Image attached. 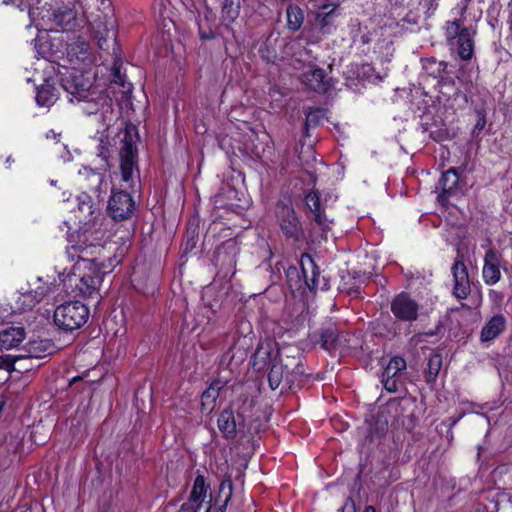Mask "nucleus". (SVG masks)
Here are the masks:
<instances>
[{
	"label": "nucleus",
	"mask_w": 512,
	"mask_h": 512,
	"mask_svg": "<svg viewBox=\"0 0 512 512\" xmlns=\"http://www.w3.org/2000/svg\"><path fill=\"white\" fill-rule=\"evenodd\" d=\"M464 12H465V7H463V8H461V9H460V14H461V16L464 14Z\"/></svg>",
	"instance_id": "de8ad7c7"
},
{
	"label": "nucleus",
	"mask_w": 512,
	"mask_h": 512,
	"mask_svg": "<svg viewBox=\"0 0 512 512\" xmlns=\"http://www.w3.org/2000/svg\"><path fill=\"white\" fill-rule=\"evenodd\" d=\"M83 14L89 24L93 37L100 49H104L107 41L115 40L114 10L111 0H78Z\"/></svg>",
	"instance_id": "f03ea898"
},
{
	"label": "nucleus",
	"mask_w": 512,
	"mask_h": 512,
	"mask_svg": "<svg viewBox=\"0 0 512 512\" xmlns=\"http://www.w3.org/2000/svg\"><path fill=\"white\" fill-rule=\"evenodd\" d=\"M223 385L220 381L213 382L201 396V405L203 413H210L214 409L216 399L220 394Z\"/></svg>",
	"instance_id": "c85d7f7f"
},
{
	"label": "nucleus",
	"mask_w": 512,
	"mask_h": 512,
	"mask_svg": "<svg viewBox=\"0 0 512 512\" xmlns=\"http://www.w3.org/2000/svg\"><path fill=\"white\" fill-rule=\"evenodd\" d=\"M391 311L398 320L413 322L418 318L419 305L409 294L402 292L392 300Z\"/></svg>",
	"instance_id": "0eeeda50"
},
{
	"label": "nucleus",
	"mask_w": 512,
	"mask_h": 512,
	"mask_svg": "<svg viewBox=\"0 0 512 512\" xmlns=\"http://www.w3.org/2000/svg\"><path fill=\"white\" fill-rule=\"evenodd\" d=\"M241 416L234 415L232 410H224L218 417L217 424L220 432L227 439H233L237 432L241 431L242 423L240 421Z\"/></svg>",
	"instance_id": "6ab92c4d"
},
{
	"label": "nucleus",
	"mask_w": 512,
	"mask_h": 512,
	"mask_svg": "<svg viewBox=\"0 0 512 512\" xmlns=\"http://www.w3.org/2000/svg\"><path fill=\"white\" fill-rule=\"evenodd\" d=\"M91 262L100 269V267L105 268L104 263L98 262L96 258H92Z\"/></svg>",
	"instance_id": "c03bdc74"
},
{
	"label": "nucleus",
	"mask_w": 512,
	"mask_h": 512,
	"mask_svg": "<svg viewBox=\"0 0 512 512\" xmlns=\"http://www.w3.org/2000/svg\"><path fill=\"white\" fill-rule=\"evenodd\" d=\"M77 199L78 211L80 213L79 222L82 223L84 227H91L93 221L98 215L97 208L95 207L91 196L86 193H82Z\"/></svg>",
	"instance_id": "aec40b11"
},
{
	"label": "nucleus",
	"mask_w": 512,
	"mask_h": 512,
	"mask_svg": "<svg viewBox=\"0 0 512 512\" xmlns=\"http://www.w3.org/2000/svg\"><path fill=\"white\" fill-rule=\"evenodd\" d=\"M92 249H97V247L94 246V245H91L89 247L87 245L84 246L82 244H78V245H74V246L69 247L67 249V254L72 259L77 257L80 260L88 261L89 260V256L93 255Z\"/></svg>",
	"instance_id": "473e14b6"
},
{
	"label": "nucleus",
	"mask_w": 512,
	"mask_h": 512,
	"mask_svg": "<svg viewBox=\"0 0 512 512\" xmlns=\"http://www.w3.org/2000/svg\"><path fill=\"white\" fill-rule=\"evenodd\" d=\"M78 379H79L78 377H74V378L72 379L71 383L78 381Z\"/></svg>",
	"instance_id": "09e8293b"
},
{
	"label": "nucleus",
	"mask_w": 512,
	"mask_h": 512,
	"mask_svg": "<svg viewBox=\"0 0 512 512\" xmlns=\"http://www.w3.org/2000/svg\"><path fill=\"white\" fill-rule=\"evenodd\" d=\"M46 138L47 139H52L56 143H58L60 141V138H61V133H57L54 130H50L49 132H47Z\"/></svg>",
	"instance_id": "37998d69"
},
{
	"label": "nucleus",
	"mask_w": 512,
	"mask_h": 512,
	"mask_svg": "<svg viewBox=\"0 0 512 512\" xmlns=\"http://www.w3.org/2000/svg\"><path fill=\"white\" fill-rule=\"evenodd\" d=\"M53 22L62 30H73L78 26L76 13L67 6L58 7L54 10Z\"/></svg>",
	"instance_id": "393cba45"
},
{
	"label": "nucleus",
	"mask_w": 512,
	"mask_h": 512,
	"mask_svg": "<svg viewBox=\"0 0 512 512\" xmlns=\"http://www.w3.org/2000/svg\"><path fill=\"white\" fill-rule=\"evenodd\" d=\"M300 266L306 286L310 291H316L320 287V272L311 255L302 254Z\"/></svg>",
	"instance_id": "f3484780"
},
{
	"label": "nucleus",
	"mask_w": 512,
	"mask_h": 512,
	"mask_svg": "<svg viewBox=\"0 0 512 512\" xmlns=\"http://www.w3.org/2000/svg\"><path fill=\"white\" fill-rule=\"evenodd\" d=\"M99 152H98V156L102 158V160L104 161H107L108 159V151L105 149L104 145H103V142L101 141V143L99 144Z\"/></svg>",
	"instance_id": "79ce46f5"
},
{
	"label": "nucleus",
	"mask_w": 512,
	"mask_h": 512,
	"mask_svg": "<svg viewBox=\"0 0 512 512\" xmlns=\"http://www.w3.org/2000/svg\"><path fill=\"white\" fill-rule=\"evenodd\" d=\"M287 27L289 30L298 31L304 21V14L300 7L289 5L286 9Z\"/></svg>",
	"instance_id": "c756f323"
},
{
	"label": "nucleus",
	"mask_w": 512,
	"mask_h": 512,
	"mask_svg": "<svg viewBox=\"0 0 512 512\" xmlns=\"http://www.w3.org/2000/svg\"><path fill=\"white\" fill-rule=\"evenodd\" d=\"M89 181L92 185L91 189L98 193L103 183V176L101 173L90 171Z\"/></svg>",
	"instance_id": "58836bf2"
},
{
	"label": "nucleus",
	"mask_w": 512,
	"mask_h": 512,
	"mask_svg": "<svg viewBox=\"0 0 512 512\" xmlns=\"http://www.w3.org/2000/svg\"><path fill=\"white\" fill-rule=\"evenodd\" d=\"M325 117L324 110L320 108H311L306 113V126L315 127L319 125L320 121Z\"/></svg>",
	"instance_id": "f704fd0d"
},
{
	"label": "nucleus",
	"mask_w": 512,
	"mask_h": 512,
	"mask_svg": "<svg viewBox=\"0 0 512 512\" xmlns=\"http://www.w3.org/2000/svg\"><path fill=\"white\" fill-rule=\"evenodd\" d=\"M350 338L349 334L341 333L334 325L324 327L320 332L321 346L329 352L350 347Z\"/></svg>",
	"instance_id": "1a4fd4ad"
},
{
	"label": "nucleus",
	"mask_w": 512,
	"mask_h": 512,
	"mask_svg": "<svg viewBox=\"0 0 512 512\" xmlns=\"http://www.w3.org/2000/svg\"><path fill=\"white\" fill-rule=\"evenodd\" d=\"M310 3L315 10L323 11L325 17H328L337 6L334 0H310Z\"/></svg>",
	"instance_id": "72a5a7b5"
},
{
	"label": "nucleus",
	"mask_w": 512,
	"mask_h": 512,
	"mask_svg": "<svg viewBox=\"0 0 512 512\" xmlns=\"http://www.w3.org/2000/svg\"><path fill=\"white\" fill-rule=\"evenodd\" d=\"M59 97L58 89L49 80L37 88L36 102L39 106L50 107Z\"/></svg>",
	"instance_id": "cd10ccee"
},
{
	"label": "nucleus",
	"mask_w": 512,
	"mask_h": 512,
	"mask_svg": "<svg viewBox=\"0 0 512 512\" xmlns=\"http://www.w3.org/2000/svg\"><path fill=\"white\" fill-rule=\"evenodd\" d=\"M294 381V378L286 373L281 362H273L268 374V382L272 390L277 389L282 383L290 387Z\"/></svg>",
	"instance_id": "bb28decb"
},
{
	"label": "nucleus",
	"mask_w": 512,
	"mask_h": 512,
	"mask_svg": "<svg viewBox=\"0 0 512 512\" xmlns=\"http://www.w3.org/2000/svg\"><path fill=\"white\" fill-rule=\"evenodd\" d=\"M102 274L104 272L98 271L95 275H84L80 278L79 283L76 284V288L85 297L98 298L99 286L102 282Z\"/></svg>",
	"instance_id": "4be33fe9"
},
{
	"label": "nucleus",
	"mask_w": 512,
	"mask_h": 512,
	"mask_svg": "<svg viewBox=\"0 0 512 512\" xmlns=\"http://www.w3.org/2000/svg\"><path fill=\"white\" fill-rule=\"evenodd\" d=\"M61 87L69 95V101L82 102V111L94 115L102 127H108L115 119L112 98L100 91L92 90V82L80 71H67L60 79Z\"/></svg>",
	"instance_id": "f257e3e1"
},
{
	"label": "nucleus",
	"mask_w": 512,
	"mask_h": 512,
	"mask_svg": "<svg viewBox=\"0 0 512 512\" xmlns=\"http://www.w3.org/2000/svg\"><path fill=\"white\" fill-rule=\"evenodd\" d=\"M3 361H0V368L2 367Z\"/></svg>",
	"instance_id": "8fccbe9b"
},
{
	"label": "nucleus",
	"mask_w": 512,
	"mask_h": 512,
	"mask_svg": "<svg viewBox=\"0 0 512 512\" xmlns=\"http://www.w3.org/2000/svg\"><path fill=\"white\" fill-rule=\"evenodd\" d=\"M34 345H37V348H40V347H44L46 345H49V343L47 342H39V343H34ZM34 349H36V347H34Z\"/></svg>",
	"instance_id": "49530a36"
},
{
	"label": "nucleus",
	"mask_w": 512,
	"mask_h": 512,
	"mask_svg": "<svg viewBox=\"0 0 512 512\" xmlns=\"http://www.w3.org/2000/svg\"><path fill=\"white\" fill-rule=\"evenodd\" d=\"M479 118L475 124V127L474 129L475 130H482L484 129L485 125H486V119H485V116L482 114V113H479L478 114Z\"/></svg>",
	"instance_id": "a19ab883"
},
{
	"label": "nucleus",
	"mask_w": 512,
	"mask_h": 512,
	"mask_svg": "<svg viewBox=\"0 0 512 512\" xmlns=\"http://www.w3.org/2000/svg\"><path fill=\"white\" fill-rule=\"evenodd\" d=\"M464 21L454 19L445 24V37L448 45L457 51L458 56L468 61L474 54V36L476 31L472 27H464Z\"/></svg>",
	"instance_id": "7ed1b4c3"
},
{
	"label": "nucleus",
	"mask_w": 512,
	"mask_h": 512,
	"mask_svg": "<svg viewBox=\"0 0 512 512\" xmlns=\"http://www.w3.org/2000/svg\"><path fill=\"white\" fill-rule=\"evenodd\" d=\"M232 482L230 479H225L221 482L219 487V493L220 495L224 496V505H226L232 496Z\"/></svg>",
	"instance_id": "4c0bfd02"
},
{
	"label": "nucleus",
	"mask_w": 512,
	"mask_h": 512,
	"mask_svg": "<svg viewBox=\"0 0 512 512\" xmlns=\"http://www.w3.org/2000/svg\"><path fill=\"white\" fill-rule=\"evenodd\" d=\"M441 368V357L439 355H433L429 359L428 363V374L430 379H435Z\"/></svg>",
	"instance_id": "e433bc0d"
},
{
	"label": "nucleus",
	"mask_w": 512,
	"mask_h": 512,
	"mask_svg": "<svg viewBox=\"0 0 512 512\" xmlns=\"http://www.w3.org/2000/svg\"><path fill=\"white\" fill-rule=\"evenodd\" d=\"M179 512H223L221 508L214 507L211 501L193 503L187 510Z\"/></svg>",
	"instance_id": "c9c22d12"
},
{
	"label": "nucleus",
	"mask_w": 512,
	"mask_h": 512,
	"mask_svg": "<svg viewBox=\"0 0 512 512\" xmlns=\"http://www.w3.org/2000/svg\"><path fill=\"white\" fill-rule=\"evenodd\" d=\"M301 79L309 89L318 93H325L330 88L329 79L320 68H309L302 74Z\"/></svg>",
	"instance_id": "a211bd4d"
},
{
	"label": "nucleus",
	"mask_w": 512,
	"mask_h": 512,
	"mask_svg": "<svg viewBox=\"0 0 512 512\" xmlns=\"http://www.w3.org/2000/svg\"><path fill=\"white\" fill-rule=\"evenodd\" d=\"M91 54V48L89 43L80 41L70 45L68 55L75 57L79 61H86L89 59Z\"/></svg>",
	"instance_id": "2f4dec72"
},
{
	"label": "nucleus",
	"mask_w": 512,
	"mask_h": 512,
	"mask_svg": "<svg viewBox=\"0 0 512 512\" xmlns=\"http://www.w3.org/2000/svg\"><path fill=\"white\" fill-rule=\"evenodd\" d=\"M275 215L282 232L287 238L298 241L303 236L301 223L289 200L277 203Z\"/></svg>",
	"instance_id": "423d86ee"
},
{
	"label": "nucleus",
	"mask_w": 512,
	"mask_h": 512,
	"mask_svg": "<svg viewBox=\"0 0 512 512\" xmlns=\"http://www.w3.org/2000/svg\"><path fill=\"white\" fill-rule=\"evenodd\" d=\"M459 181V176L454 168L448 169L445 173L442 174L439 185L442 188L443 192L451 193L457 187Z\"/></svg>",
	"instance_id": "7c9ffc66"
},
{
	"label": "nucleus",
	"mask_w": 512,
	"mask_h": 512,
	"mask_svg": "<svg viewBox=\"0 0 512 512\" xmlns=\"http://www.w3.org/2000/svg\"><path fill=\"white\" fill-rule=\"evenodd\" d=\"M280 348L272 340H266L261 342L252 360V366L255 370L261 371L269 366H272L273 362H278V352Z\"/></svg>",
	"instance_id": "9d476101"
},
{
	"label": "nucleus",
	"mask_w": 512,
	"mask_h": 512,
	"mask_svg": "<svg viewBox=\"0 0 512 512\" xmlns=\"http://www.w3.org/2000/svg\"><path fill=\"white\" fill-rule=\"evenodd\" d=\"M113 82L125 88L124 78L121 75L119 68L117 67L114 68Z\"/></svg>",
	"instance_id": "ea45409f"
},
{
	"label": "nucleus",
	"mask_w": 512,
	"mask_h": 512,
	"mask_svg": "<svg viewBox=\"0 0 512 512\" xmlns=\"http://www.w3.org/2000/svg\"><path fill=\"white\" fill-rule=\"evenodd\" d=\"M500 264V255L494 249H489L484 257V266H483V279L487 285L496 284L501 277V272L499 268Z\"/></svg>",
	"instance_id": "dca6fc26"
},
{
	"label": "nucleus",
	"mask_w": 512,
	"mask_h": 512,
	"mask_svg": "<svg viewBox=\"0 0 512 512\" xmlns=\"http://www.w3.org/2000/svg\"><path fill=\"white\" fill-rule=\"evenodd\" d=\"M204 501H211V494L209 493V487L206 485L204 477L198 475L194 480L189 500L181 506V511L187 510L193 503Z\"/></svg>",
	"instance_id": "412c9836"
},
{
	"label": "nucleus",
	"mask_w": 512,
	"mask_h": 512,
	"mask_svg": "<svg viewBox=\"0 0 512 512\" xmlns=\"http://www.w3.org/2000/svg\"><path fill=\"white\" fill-rule=\"evenodd\" d=\"M89 318V309L80 301L58 306L54 312L55 324L63 330L73 331L82 327Z\"/></svg>",
	"instance_id": "39448f33"
},
{
	"label": "nucleus",
	"mask_w": 512,
	"mask_h": 512,
	"mask_svg": "<svg viewBox=\"0 0 512 512\" xmlns=\"http://www.w3.org/2000/svg\"><path fill=\"white\" fill-rule=\"evenodd\" d=\"M49 292L48 287L38 286L33 291H26L19 294L16 300L15 308L17 310H30L32 309L47 293Z\"/></svg>",
	"instance_id": "5701e85b"
},
{
	"label": "nucleus",
	"mask_w": 512,
	"mask_h": 512,
	"mask_svg": "<svg viewBox=\"0 0 512 512\" xmlns=\"http://www.w3.org/2000/svg\"><path fill=\"white\" fill-rule=\"evenodd\" d=\"M294 381V378L286 373L281 362H273L268 374V382L272 390L277 389L282 383L290 387Z\"/></svg>",
	"instance_id": "a878e982"
},
{
	"label": "nucleus",
	"mask_w": 512,
	"mask_h": 512,
	"mask_svg": "<svg viewBox=\"0 0 512 512\" xmlns=\"http://www.w3.org/2000/svg\"><path fill=\"white\" fill-rule=\"evenodd\" d=\"M406 369V362L402 357H393L382 374V383L389 392L398 389V375Z\"/></svg>",
	"instance_id": "4468645a"
},
{
	"label": "nucleus",
	"mask_w": 512,
	"mask_h": 512,
	"mask_svg": "<svg viewBox=\"0 0 512 512\" xmlns=\"http://www.w3.org/2000/svg\"><path fill=\"white\" fill-rule=\"evenodd\" d=\"M136 141V128L132 125L127 126L120 148V171L123 182L127 184L125 188H134L136 180L139 179V172L135 163L137 157Z\"/></svg>",
	"instance_id": "20e7f679"
},
{
	"label": "nucleus",
	"mask_w": 512,
	"mask_h": 512,
	"mask_svg": "<svg viewBox=\"0 0 512 512\" xmlns=\"http://www.w3.org/2000/svg\"><path fill=\"white\" fill-rule=\"evenodd\" d=\"M135 210V203L131 195L125 191L115 192L108 203V211L114 220H125Z\"/></svg>",
	"instance_id": "6e6552de"
},
{
	"label": "nucleus",
	"mask_w": 512,
	"mask_h": 512,
	"mask_svg": "<svg viewBox=\"0 0 512 512\" xmlns=\"http://www.w3.org/2000/svg\"><path fill=\"white\" fill-rule=\"evenodd\" d=\"M305 203L308 209V218L313 220L323 233H327L331 229L332 221L326 217L318 193H308L305 196Z\"/></svg>",
	"instance_id": "9b49d317"
},
{
	"label": "nucleus",
	"mask_w": 512,
	"mask_h": 512,
	"mask_svg": "<svg viewBox=\"0 0 512 512\" xmlns=\"http://www.w3.org/2000/svg\"><path fill=\"white\" fill-rule=\"evenodd\" d=\"M364 512H376V509L373 506L369 505L365 507Z\"/></svg>",
	"instance_id": "a18cd8bd"
},
{
	"label": "nucleus",
	"mask_w": 512,
	"mask_h": 512,
	"mask_svg": "<svg viewBox=\"0 0 512 512\" xmlns=\"http://www.w3.org/2000/svg\"><path fill=\"white\" fill-rule=\"evenodd\" d=\"M25 338V330L21 326H10L0 331V349L17 347Z\"/></svg>",
	"instance_id": "b1692460"
},
{
	"label": "nucleus",
	"mask_w": 512,
	"mask_h": 512,
	"mask_svg": "<svg viewBox=\"0 0 512 512\" xmlns=\"http://www.w3.org/2000/svg\"><path fill=\"white\" fill-rule=\"evenodd\" d=\"M278 362H281L284 370L296 380V377L304 373L298 351L293 347L280 348Z\"/></svg>",
	"instance_id": "ddd939ff"
},
{
	"label": "nucleus",
	"mask_w": 512,
	"mask_h": 512,
	"mask_svg": "<svg viewBox=\"0 0 512 512\" xmlns=\"http://www.w3.org/2000/svg\"><path fill=\"white\" fill-rule=\"evenodd\" d=\"M452 274L454 278L453 294L458 299H465L470 292V281L467 267L462 260L459 249L457 258L452 266Z\"/></svg>",
	"instance_id": "f8f14e48"
},
{
	"label": "nucleus",
	"mask_w": 512,
	"mask_h": 512,
	"mask_svg": "<svg viewBox=\"0 0 512 512\" xmlns=\"http://www.w3.org/2000/svg\"><path fill=\"white\" fill-rule=\"evenodd\" d=\"M507 326L506 317L497 313L490 318L487 319L484 326L480 332V340L481 342H490L496 339L500 334H502Z\"/></svg>",
	"instance_id": "2eb2a0df"
}]
</instances>
